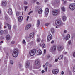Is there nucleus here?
<instances>
[{"instance_id": "f257e3e1", "label": "nucleus", "mask_w": 75, "mask_h": 75, "mask_svg": "<svg viewBox=\"0 0 75 75\" xmlns=\"http://www.w3.org/2000/svg\"><path fill=\"white\" fill-rule=\"evenodd\" d=\"M19 50L17 48L15 49L13 52V53L12 54V55L13 57L15 58H16L18 56V52Z\"/></svg>"}, {"instance_id": "f03ea898", "label": "nucleus", "mask_w": 75, "mask_h": 75, "mask_svg": "<svg viewBox=\"0 0 75 75\" xmlns=\"http://www.w3.org/2000/svg\"><path fill=\"white\" fill-rule=\"evenodd\" d=\"M60 11L59 10H54L52 12V14L54 16H56L57 15H58V14L59 13Z\"/></svg>"}, {"instance_id": "7ed1b4c3", "label": "nucleus", "mask_w": 75, "mask_h": 75, "mask_svg": "<svg viewBox=\"0 0 75 75\" xmlns=\"http://www.w3.org/2000/svg\"><path fill=\"white\" fill-rule=\"evenodd\" d=\"M55 24L59 27H61L62 26V22L59 20H57L55 21Z\"/></svg>"}, {"instance_id": "20e7f679", "label": "nucleus", "mask_w": 75, "mask_h": 75, "mask_svg": "<svg viewBox=\"0 0 75 75\" xmlns=\"http://www.w3.org/2000/svg\"><path fill=\"white\" fill-rule=\"evenodd\" d=\"M36 52H37V50L36 49H33L30 51L29 52V54L31 55V56H33L35 54Z\"/></svg>"}, {"instance_id": "39448f33", "label": "nucleus", "mask_w": 75, "mask_h": 75, "mask_svg": "<svg viewBox=\"0 0 75 75\" xmlns=\"http://www.w3.org/2000/svg\"><path fill=\"white\" fill-rule=\"evenodd\" d=\"M69 8L71 10H74L75 9V4H72L69 6Z\"/></svg>"}, {"instance_id": "423d86ee", "label": "nucleus", "mask_w": 75, "mask_h": 75, "mask_svg": "<svg viewBox=\"0 0 75 75\" xmlns=\"http://www.w3.org/2000/svg\"><path fill=\"white\" fill-rule=\"evenodd\" d=\"M56 46L55 45H54L52 46L50 49V51L52 52H55L56 51Z\"/></svg>"}, {"instance_id": "0eeeda50", "label": "nucleus", "mask_w": 75, "mask_h": 75, "mask_svg": "<svg viewBox=\"0 0 75 75\" xmlns=\"http://www.w3.org/2000/svg\"><path fill=\"white\" fill-rule=\"evenodd\" d=\"M64 48V47L63 46L61 45V46H58L57 47V50L59 51H62L63 49Z\"/></svg>"}, {"instance_id": "6e6552de", "label": "nucleus", "mask_w": 75, "mask_h": 75, "mask_svg": "<svg viewBox=\"0 0 75 75\" xmlns=\"http://www.w3.org/2000/svg\"><path fill=\"white\" fill-rule=\"evenodd\" d=\"M1 6L2 7H6L7 6V2L6 1H4L1 3Z\"/></svg>"}, {"instance_id": "1a4fd4ad", "label": "nucleus", "mask_w": 75, "mask_h": 75, "mask_svg": "<svg viewBox=\"0 0 75 75\" xmlns=\"http://www.w3.org/2000/svg\"><path fill=\"white\" fill-rule=\"evenodd\" d=\"M59 70L57 69H54L52 71V72L53 74H56L58 72Z\"/></svg>"}, {"instance_id": "9d476101", "label": "nucleus", "mask_w": 75, "mask_h": 75, "mask_svg": "<svg viewBox=\"0 0 75 75\" xmlns=\"http://www.w3.org/2000/svg\"><path fill=\"white\" fill-rule=\"evenodd\" d=\"M31 27V25L30 24H28L26 26L25 30H28L29 29H30Z\"/></svg>"}, {"instance_id": "9b49d317", "label": "nucleus", "mask_w": 75, "mask_h": 75, "mask_svg": "<svg viewBox=\"0 0 75 75\" xmlns=\"http://www.w3.org/2000/svg\"><path fill=\"white\" fill-rule=\"evenodd\" d=\"M52 38V35L51 34L47 36V41H50Z\"/></svg>"}, {"instance_id": "f8f14e48", "label": "nucleus", "mask_w": 75, "mask_h": 75, "mask_svg": "<svg viewBox=\"0 0 75 75\" xmlns=\"http://www.w3.org/2000/svg\"><path fill=\"white\" fill-rule=\"evenodd\" d=\"M70 38V35L69 34L67 35L64 38V40H66V41H67Z\"/></svg>"}, {"instance_id": "ddd939ff", "label": "nucleus", "mask_w": 75, "mask_h": 75, "mask_svg": "<svg viewBox=\"0 0 75 75\" xmlns=\"http://www.w3.org/2000/svg\"><path fill=\"white\" fill-rule=\"evenodd\" d=\"M49 12V9H48V8H46L45 9V15H46V17H47V15H48V13Z\"/></svg>"}, {"instance_id": "4468645a", "label": "nucleus", "mask_w": 75, "mask_h": 75, "mask_svg": "<svg viewBox=\"0 0 75 75\" xmlns=\"http://www.w3.org/2000/svg\"><path fill=\"white\" fill-rule=\"evenodd\" d=\"M35 64L36 65L38 66L40 64V61L39 60H36L35 61Z\"/></svg>"}, {"instance_id": "2eb2a0df", "label": "nucleus", "mask_w": 75, "mask_h": 75, "mask_svg": "<svg viewBox=\"0 0 75 75\" xmlns=\"http://www.w3.org/2000/svg\"><path fill=\"white\" fill-rule=\"evenodd\" d=\"M34 33H32L31 34H30L29 36V38H30V39L31 38H33L34 36Z\"/></svg>"}, {"instance_id": "dca6fc26", "label": "nucleus", "mask_w": 75, "mask_h": 75, "mask_svg": "<svg viewBox=\"0 0 75 75\" xmlns=\"http://www.w3.org/2000/svg\"><path fill=\"white\" fill-rule=\"evenodd\" d=\"M37 54L38 55H41V54H42V52L41 51V50H38L37 51Z\"/></svg>"}, {"instance_id": "f3484780", "label": "nucleus", "mask_w": 75, "mask_h": 75, "mask_svg": "<svg viewBox=\"0 0 75 75\" xmlns=\"http://www.w3.org/2000/svg\"><path fill=\"white\" fill-rule=\"evenodd\" d=\"M8 13L10 15H11L13 14V12H12V9H9L8 10Z\"/></svg>"}, {"instance_id": "a211bd4d", "label": "nucleus", "mask_w": 75, "mask_h": 75, "mask_svg": "<svg viewBox=\"0 0 75 75\" xmlns=\"http://www.w3.org/2000/svg\"><path fill=\"white\" fill-rule=\"evenodd\" d=\"M6 38L7 41H8L10 39V35H6Z\"/></svg>"}, {"instance_id": "6ab92c4d", "label": "nucleus", "mask_w": 75, "mask_h": 75, "mask_svg": "<svg viewBox=\"0 0 75 75\" xmlns=\"http://www.w3.org/2000/svg\"><path fill=\"white\" fill-rule=\"evenodd\" d=\"M30 65V62L28 61H27L26 63V68H28Z\"/></svg>"}, {"instance_id": "aec40b11", "label": "nucleus", "mask_w": 75, "mask_h": 75, "mask_svg": "<svg viewBox=\"0 0 75 75\" xmlns=\"http://www.w3.org/2000/svg\"><path fill=\"white\" fill-rule=\"evenodd\" d=\"M18 20L19 22H21L23 20V17L22 16H19L18 18Z\"/></svg>"}, {"instance_id": "412c9836", "label": "nucleus", "mask_w": 75, "mask_h": 75, "mask_svg": "<svg viewBox=\"0 0 75 75\" xmlns=\"http://www.w3.org/2000/svg\"><path fill=\"white\" fill-rule=\"evenodd\" d=\"M38 13L39 14H42V9H40L39 10Z\"/></svg>"}, {"instance_id": "4be33fe9", "label": "nucleus", "mask_w": 75, "mask_h": 75, "mask_svg": "<svg viewBox=\"0 0 75 75\" xmlns=\"http://www.w3.org/2000/svg\"><path fill=\"white\" fill-rule=\"evenodd\" d=\"M40 20H38L37 21V27H38L39 26V25H40Z\"/></svg>"}, {"instance_id": "5701e85b", "label": "nucleus", "mask_w": 75, "mask_h": 75, "mask_svg": "<svg viewBox=\"0 0 75 75\" xmlns=\"http://www.w3.org/2000/svg\"><path fill=\"white\" fill-rule=\"evenodd\" d=\"M63 21H65L67 19V17L65 16H63L62 18Z\"/></svg>"}, {"instance_id": "b1692460", "label": "nucleus", "mask_w": 75, "mask_h": 75, "mask_svg": "<svg viewBox=\"0 0 75 75\" xmlns=\"http://www.w3.org/2000/svg\"><path fill=\"white\" fill-rule=\"evenodd\" d=\"M7 25L8 27L9 30H11V25H10L9 24H8L7 23Z\"/></svg>"}, {"instance_id": "393cba45", "label": "nucleus", "mask_w": 75, "mask_h": 75, "mask_svg": "<svg viewBox=\"0 0 75 75\" xmlns=\"http://www.w3.org/2000/svg\"><path fill=\"white\" fill-rule=\"evenodd\" d=\"M62 58H63V56L62 55H61L58 57V59H61Z\"/></svg>"}, {"instance_id": "a878e982", "label": "nucleus", "mask_w": 75, "mask_h": 75, "mask_svg": "<svg viewBox=\"0 0 75 75\" xmlns=\"http://www.w3.org/2000/svg\"><path fill=\"white\" fill-rule=\"evenodd\" d=\"M61 9L63 11H65V8L64 7H62Z\"/></svg>"}, {"instance_id": "bb28decb", "label": "nucleus", "mask_w": 75, "mask_h": 75, "mask_svg": "<svg viewBox=\"0 0 75 75\" xmlns=\"http://www.w3.org/2000/svg\"><path fill=\"white\" fill-rule=\"evenodd\" d=\"M51 31L52 33H54V29L53 28H52L51 29Z\"/></svg>"}, {"instance_id": "cd10ccee", "label": "nucleus", "mask_w": 75, "mask_h": 75, "mask_svg": "<svg viewBox=\"0 0 75 75\" xmlns=\"http://www.w3.org/2000/svg\"><path fill=\"white\" fill-rule=\"evenodd\" d=\"M5 20H10V18H9V17L7 16H5Z\"/></svg>"}, {"instance_id": "c85d7f7f", "label": "nucleus", "mask_w": 75, "mask_h": 75, "mask_svg": "<svg viewBox=\"0 0 75 75\" xmlns=\"http://www.w3.org/2000/svg\"><path fill=\"white\" fill-rule=\"evenodd\" d=\"M16 16H20V13L18 12H16Z\"/></svg>"}, {"instance_id": "c756f323", "label": "nucleus", "mask_w": 75, "mask_h": 75, "mask_svg": "<svg viewBox=\"0 0 75 75\" xmlns=\"http://www.w3.org/2000/svg\"><path fill=\"white\" fill-rule=\"evenodd\" d=\"M22 43L23 44H26V42H25V40H23L22 41Z\"/></svg>"}, {"instance_id": "7c9ffc66", "label": "nucleus", "mask_w": 75, "mask_h": 75, "mask_svg": "<svg viewBox=\"0 0 75 75\" xmlns=\"http://www.w3.org/2000/svg\"><path fill=\"white\" fill-rule=\"evenodd\" d=\"M3 34V31L2 30H0V35H1Z\"/></svg>"}, {"instance_id": "2f4dec72", "label": "nucleus", "mask_w": 75, "mask_h": 75, "mask_svg": "<svg viewBox=\"0 0 75 75\" xmlns=\"http://www.w3.org/2000/svg\"><path fill=\"white\" fill-rule=\"evenodd\" d=\"M10 63L11 65H13V64H14V62H13V61L12 60H10Z\"/></svg>"}, {"instance_id": "473e14b6", "label": "nucleus", "mask_w": 75, "mask_h": 75, "mask_svg": "<svg viewBox=\"0 0 75 75\" xmlns=\"http://www.w3.org/2000/svg\"><path fill=\"white\" fill-rule=\"evenodd\" d=\"M42 47L43 48H45V44H42Z\"/></svg>"}, {"instance_id": "72a5a7b5", "label": "nucleus", "mask_w": 75, "mask_h": 75, "mask_svg": "<svg viewBox=\"0 0 75 75\" xmlns=\"http://www.w3.org/2000/svg\"><path fill=\"white\" fill-rule=\"evenodd\" d=\"M68 43L69 44H71V40H69L68 41Z\"/></svg>"}, {"instance_id": "f704fd0d", "label": "nucleus", "mask_w": 75, "mask_h": 75, "mask_svg": "<svg viewBox=\"0 0 75 75\" xmlns=\"http://www.w3.org/2000/svg\"><path fill=\"white\" fill-rule=\"evenodd\" d=\"M11 44H15V41H12L11 42Z\"/></svg>"}, {"instance_id": "c9c22d12", "label": "nucleus", "mask_w": 75, "mask_h": 75, "mask_svg": "<svg viewBox=\"0 0 75 75\" xmlns=\"http://www.w3.org/2000/svg\"><path fill=\"white\" fill-rule=\"evenodd\" d=\"M40 38H38V39H37L38 42H40Z\"/></svg>"}, {"instance_id": "e433bc0d", "label": "nucleus", "mask_w": 75, "mask_h": 75, "mask_svg": "<svg viewBox=\"0 0 75 75\" xmlns=\"http://www.w3.org/2000/svg\"><path fill=\"white\" fill-rule=\"evenodd\" d=\"M19 68H21V67H22V64H19Z\"/></svg>"}, {"instance_id": "4c0bfd02", "label": "nucleus", "mask_w": 75, "mask_h": 75, "mask_svg": "<svg viewBox=\"0 0 75 75\" xmlns=\"http://www.w3.org/2000/svg\"><path fill=\"white\" fill-rule=\"evenodd\" d=\"M45 71L46 72H47V67H46L45 68Z\"/></svg>"}, {"instance_id": "58836bf2", "label": "nucleus", "mask_w": 75, "mask_h": 75, "mask_svg": "<svg viewBox=\"0 0 75 75\" xmlns=\"http://www.w3.org/2000/svg\"><path fill=\"white\" fill-rule=\"evenodd\" d=\"M45 65L46 67H48V63L47 62L45 64Z\"/></svg>"}, {"instance_id": "ea45409f", "label": "nucleus", "mask_w": 75, "mask_h": 75, "mask_svg": "<svg viewBox=\"0 0 75 75\" xmlns=\"http://www.w3.org/2000/svg\"><path fill=\"white\" fill-rule=\"evenodd\" d=\"M36 1V0H32V2L33 3H35V2Z\"/></svg>"}, {"instance_id": "a19ab883", "label": "nucleus", "mask_w": 75, "mask_h": 75, "mask_svg": "<svg viewBox=\"0 0 75 75\" xmlns=\"http://www.w3.org/2000/svg\"><path fill=\"white\" fill-rule=\"evenodd\" d=\"M49 24H49V23H45V25L46 26H47L49 25Z\"/></svg>"}, {"instance_id": "79ce46f5", "label": "nucleus", "mask_w": 75, "mask_h": 75, "mask_svg": "<svg viewBox=\"0 0 75 75\" xmlns=\"http://www.w3.org/2000/svg\"><path fill=\"white\" fill-rule=\"evenodd\" d=\"M73 70L74 72H75V71H74V70H75V65L74 66Z\"/></svg>"}, {"instance_id": "37998d69", "label": "nucleus", "mask_w": 75, "mask_h": 75, "mask_svg": "<svg viewBox=\"0 0 75 75\" xmlns=\"http://www.w3.org/2000/svg\"><path fill=\"white\" fill-rule=\"evenodd\" d=\"M31 13H33V11H31L29 13H28V14L29 15H30V14H31Z\"/></svg>"}, {"instance_id": "c03bdc74", "label": "nucleus", "mask_w": 75, "mask_h": 75, "mask_svg": "<svg viewBox=\"0 0 75 75\" xmlns=\"http://www.w3.org/2000/svg\"><path fill=\"white\" fill-rule=\"evenodd\" d=\"M46 50L44 49V54H46Z\"/></svg>"}, {"instance_id": "a18cd8bd", "label": "nucleus", "mask_w": 75, "mask_h": 75, "mask_svg": "<svg viewBox=\"0 0 75 75\" xmlns=\"http://www.w3.org/2000/svg\"><path fill=\"white\" fill-rule=\"evenodd\" d=\"M73 57H75V52H74L73 54Z\"/></svg>"}, {"instance_id": "49530a36", "label": "nucleus", "mask_w": 75, "mask_h": 75, "mask_svg": "<svg viewBox=\"0 0 75 75\" xmlns=\"http://www.w3.org/2000/svg\"><path fill=\"white\" fill-rule=\"evenodd\" d=\"M41 72L42 73V74H44V72H45V71H44V70H42L41 71Z\"/></svg>"}, {"instance_id": "de8ad7c7", "label": "nucleus", "mask_w": 75, "mask_h": 75, "mask_svg": "<svg viewBox=\"0 0 75 75\" xmlns=\"http://www.w3.org/2000/svg\"><path fill=\"white\" fill-rule=\"evenodd\" d=\"M25 11H26V10L27 9V8H28V7H27V6H25Z\"/></svg>"}, {"instance_id": "09e8293b", "label": "nucleus", "mask_w": 75, "mask_h": 75, "mask_svg": "<svg viewBox=\"0 0 75 75\" xmlns=\"http://www.w3.org/2000/svg\"><path fill=\"white\" fill-rule=\"evenodd\" d=\"M13 28V29H16V26H14Z\"/></svg>"}, {"instance_id": "8fccbe9b", "label": "nucleus", "mask_w": 75, "mask_h": 75, "mask_svg": "<svg viewBox=\"0 0 75 75\" xmlns=\"http://www.w3.org/2000/svg\"><path fill=\"white\" fill-rule=\"evenodd\" d=\"M3 43V41H2L0 42V45H1V44Z\"/></svg>"}, {"instance_id": "3c124183", "label": "nucleus", "mask_w": 75, "mask_h": 75, "mask_svg": "<svg viewBox=\"0 0 75 75\" xmlns=\"http://www.w3.org/2000/svg\"><path fill=\"white\" fill-rule=\"evenodd\" d=\"M49 67H52V65H51V64H49Z\"/></svg>"}, {"instance_id": "603ef678", "label": "nucleus", "mask_w": 75, "mask_h": 75, "mask_svg": "<svg viewBox=\"0 0 75 75\" xmlns=\"http://www.w3.org/2000/svg\"><path fill=\"white\" fill-rule=\"evenodd\" d=\"M66 3H67L66 1H64L63 3L64 4H65Z\"/></svg>"}, {"instance_id": "864d4df0", "label": "nucleus", "mask_w": 75, "mask_h": 75, "mask_svg": "<svg viewBox=\"0 0 75 75\" xmlns=\"http://www.w3.org/2000/svg\"><path fill=\"white\" fill-rule=\"evenodd\" d=\"M54 42V40L52 41L51 42V44H53Z\"/></svg>"}, {"instance_id": "5fc2aeb1", "label": "nucleus", "mask_w": 75, "mask_h": 75, "mask_svg": "<svg viewBox=\"0 0 75 75\" xmlns=\"http://www.w3.org/2000/svg\"><path fill=\"white\" fill-rule=\"evenodd\" d=\"M28 18H29V16H28L26 19L27 21H28Z\"/></svg>"}, {"instance_id": "6e6d98bb", "label": "nucleus", "mask_w": 75, "mask_h": 75, "mask_svg": "<svg viewBox=\"0 0 75 75\" xmlns=\"http://www.w3.org/2000/svg\"><path fill=\"white\" fill-rule=\"evenodd\" d=\"M24 4H27V3L26 2H24Z\"/></svg>"}, {"instance_id": "4d7b16f0", "label": "nucleus", "mask_w": 75, "mask_h": 75, "mask_svg": "<svg viewBox=\"0 0 75 75\" xmlns=\"http://www.w3.org/2000/svg\"><path fill=\"white\" fill-rule=\"evenodd\" d=\"M64 71H62L61 72V74L64 75Z\"/></svg>"}, {"instance_id": "13d9d810", "label": "nucleus", "mask_w": 75, "mask_h": 75, "mask_svg": "<svg viewBox=\"0 0 75 75\" xmlns=\"http://www.w3.org/2000/svg\"><path fill=\"white\" fill-rule=\"evenodd\" d=\"M36 4H40V3H39V2H36Z\"/></svg>"}, {"instance_id": "bf43d9fd", "label": "nucleus", "mask_w": 75, "mask_h": 75, "mask_svg": "<svg viewBox=\"0 0 75 75\" xmlns=\"http://www.w3.org/2000/svg\"><path fill=\"white\" fill-rule=\"evenodd\" d=\"M64 33H67V31L66 30H64Z\"/></svg>"}, {"instance_id": "052dcab7", "label": "nucleus", "mask_w": 75, "mask_h": 75, "mask_svg": "<svg viewBox=\"0 0 75 75\" xmlns=\"http://www.w3.org/2000/svg\"><path fill=\"white\" fill-rule=\"evenodd\" d=\"M55 61L56 62H57V61H58V59H55Z\"/></svg>"}, {"instance_id": "680f3d73", "label": "nucleus", "mask_w": 75, "mask_h": 75, "mask_svg": "<svg viewBox=\"0 0 75 75\" xmlns=\"http://www.w3.org/2000/svg\"><path fill=\"white\" fill-rule=\"evenodd\" d=\"M64 54H67V52H64Z\"/></svg>"}, {"instance_id": "e2e57ef3", "label": "nucleus", "mask_w": 75, "mask_h": 75, "mask_svg": "<svg viewBox=\"0 0 75 75\" xmlns=\"http://www.w3.org/2000/svg\"><path fill=\"white\" fill-rule=\"evenodd\" d=\"M6 55H8V53H6Z\"/></svg>"}, {"instance_id": "0e129e2a", "label": "nucleus", "mask_w": 75, "mask_h": 75, "mask_svg": "<svg viewBox=\"0 0 75 75\" xmlns=\"http://www.w3.org/2000/svg\"><path fill=\"white\" fill-rule=\"evenodd\" d=\"M36 8H37L38 9V7H37V6H36V8H35V9H36Z\"/></svg>"}, {"instance_id": "69168bd1", "label": "nucleus", "mask_w": 75, "mask_h": 75, "mask_svg": "<svg viewBox=\"0 0 75 75\" xmlns=\"http://www.w3.org/2000/svg\"><path fill=\"white\" fill-rule=\"evenodd\" d=\"M7 27L6 26H5L4 27V28H6Z\"/></svg>"}, {"instance_id": "338daca9", "label": "nucleus", "mask_w": 75, "mask_h": 75, "mask_svg": "<svg viewBox=\"0 0 75 75\" xmlns=\"http://www.w3.org/2000/svg\"><path fill=\"white\" fill-rule=\"evenodd\" d=\"M28 57V58H29V57H30V55H28V56H27Z\"/></svg>"}, {"instance_id": "774afa93", "label": "nucleus", "mask_w": 75, "mask_h": 75, "mask_svg": "<svg viewBox=\"0 0 75 75\" xmlns=\"http://www.w3.org/2000/svg\"><path fill=\"white\" fill-rule=\"evenodd\" d=\"M45 2H47V0H45Z\"/></svg>"}]
</instances>
